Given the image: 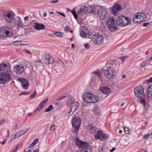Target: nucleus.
Returning a JSON list of instances; mask_svg holds the SVG:
<instances>
[{
  "label": "nucleus",
  "instance_id": "obj_11",
  "mask_svg": "<svg viewBox=\"0 0 152 152\" xmlns=\"http://www.w3.org/2000/svg\"><path fill=\"white\" fill-rule=\"evenodd\" d=\"M94 138L97 140H100L101 141L104 140L108 138L107 135L104 133L103 131L101 130H98L94 134Z\"/></svg>",
  "mask_w": 152,
  "mask_h": 152
},
{
  "label": "nucleus",
  "instance_id": "obj_64",
  "mask_svg": "<svg viewBox=\"0 0 152 152\" xmlns=\"http://www.w3.org/2000/svg\"><path fill=\"white\" fill-rule=\"evenodd\" d=\"M70 29V27L69 26H66L65 27L64 30L65 31H68Z\"/></svg>",
  "mask_w": 152,
  "mask_h": 152
},
{
  "label": "nucleus",
  "instance_id": "obj_1",
  "mask_svg": "<svg viewBox=\"0 0 152 152\" xmlns=\"http://www.w3.org/2000/svg\"><path fill=\"white\" fill-rule=\"evenodd\" d=\"M107 70L104 73V76L109 79L115 78L118 70L120 63L113 61H109L107 64Z\"/></svg>",
  "mask_w": 152,
  "mask_h": 152
},
{
  "label": "nucleus",
  "instance_id": "obj_47",
  "mask_svg": "<svg viewBox=\"0 0 152 152\" xmlns=\"http://www.w3.org/2000/svg\"><path fill=\"white\" fill-rule=\"evenodd\" d=\"M74 112L73 111H72L71 109L70 111L67 113L66 115L68 116L71 115H72Z\"/></svg>",
  "mask_w": 152,
  "mask_h": 152
},
{
  "label": "nucleus",
  "instance_id": "obj_15",
  "mask_svg": "<svg viewBox=\"0 0 152 152\" xmlns=\"http://www.w3.org/2000/svg\"><path fill=\"white\" fill-rule=\"evenodd\" d=\"M148 83H152V77L147 80ZM147 93L148 97L151 99H152V84L149 86L147 89Z\"/></svg>",
  "mask_w": 152,
  "mask_h": 152
},
{
  "label": "nucleus",
  "instance_id": "obj_62",
  "mask_svg": "<svg viewBox=\"0 0 152 152\" xmlns=\"http://www.w3.org/2000/svg\"><path fill=\"white\" fill-rule=\"evenodd\" d=\"M73 58H71V59H69V63L72 64H73Z\"/></svg>",
  "mask_w": 152,
  "mask_h": 152
},
{
  "label": "nucleus",
  "instance_id": "obj_40",
  "mask_svg": "<svg viewBox=\"0 0 152 152\" xmlns=\"http://www.w3.org/2000/svg\"><path fill=\"white\" fill-rule=\"evenodd\" d=\"M42 109V108H41L40 106L39 105L37 108L34 110V114L36 113L37 112L39 111L40 110Z\"/></svg>",
  "mask_w": 152,
  "mask_h": 152
},
{
  "label": "nucleus",
  "instance_id": "obj_28",
  "mask_svg": "<svg viewBox=\"0 0 152 152\" xmlns=\"http://www.w3.org/2000/svg\"><path fill=\"white\" fill-rule=\"evenodd\" d=\"M79 104L78 103L75 102L72 105L71 108V110L73 111L74 112H75L79 107Z\"/></svg>",
  "mask_w": 152,
  "mask_h": 152
},
{
  "label": "nucleus",
  "instance_id": "obj_41",
  "mask_svg": "<svg viewBox=\"0 0 152 152\" xmlns=\"http://www.w3.org/2000/svg\"><path fill=\"white\" fill-rule=\"evenodd\" d=\"M124 130L126 134H128L129 133L130 129L126 127H125L124 128Z\"/></svg>",
  "mask_w": 152,
  "mask_h": 152
},
{
  "label": "nucleus",
  "instance_id": "obj_7",
  "mask_svg": "<svg viewBox=\"0 0 152 152\" xmlns=\"http://www.w3.org/2000/svg\"><path fill=\"white\" fill-rule=\"evenodd\" d=\"M13 34L11 27L3 26L0 28V36L7 37L11 36Z\"/></svg>",
  "mask_w": 152,
  "mask_h": 152
},
{
  "label": "nucleus",
  "instance_id": "obj_52",
  "mask_svg": "<svg viewBox=\"0 0 152 152\" xmlns=\"http://www.w3.org/2000/svg\"><path fill=\"white\" fill-rule=\"evenodd\" d=\"M73 15L74 16V18L76 19H77L78 16L76 12H74V13L73 14Z\"/></svg>",
  "mask_w": 152,
  "mask_h": 152
},
{
  "label": "nucleus",
  "instance_id": "obj_9",
  "mask_svg": "<svg viewBox=\"0 0 152 152\" xmlns=\"http://www.w3.org/2000/svg\"><path fill=\"white\" fill-rule=\"evenodd\" d=\"M97 12L98 16L101 20H106L110 18L108 17L107 9L101 7L98 9Z\"/></svg>",
  "mask_w": 152,
  "mask_h": 152
},
{
  "label": "nucleus",
  "instance_id": "obj_54",
  "mask_svg": "<svg viewBox=\"0 0 152 152\" xmlns=\"http://www.w3.org/2000/svg\"><path fill=\"white\" fill-rule=\"evenodd\" d=\"M38 139H36L33 140L32 142L34 144L36 145L37 143H38Z\"/></svg>",
  "mask_w": 152,
  "mask_h": 152
},
{
  "label": "nucleus",
  "instance_id": "obj_25",
  "mask_svg": "<svg viewBox=\"0 0 152 152\" xmlns=\"http://www.w3.org/2000/svg\"><path fill=\"white\" fill-rule=\"evenodd\" d=\"M91 147L89 146L88 143L86 142L85 145H84L80 151V152H88L87 150L91 149Z\"/></svg>",
  "mask_w": 152,
  "mask_h": 152
},
{
  "label": "nucleus",
  "instance_id": "obj_22",
  "mask_svg": "<svg viewBox=\"0 0 152 152\" xmlns=\"http://www.w3.org/2000/svg\"><path fill=\"white\" fill-rule=\"evenodd\" d=\"M82 31L80 33V35L82 37L85 38L86 36L89 37L88 35L90 34L89 33L88 30L86 28H85L84 27H82L81 28Z\"/></svg>",
  "mask_w": 152,
  "mask_h": 152
},
{
  "label": "nucleus",
  "instance_id": "obj_39",
  "mask_svg": "<svg viewBox=\"0 0 152 152\" xmlns=\"http://www.w3.org/2000/svg\"><path fill=\"white\" fill-rule=\"evenodd\" d=\"M87 12H91L92 11V6H90L88 7H87Z\"/></svg>",
  "mask_w": 152,
  "mask_h": 152
},
{
  "label": "nucleus",
  "instance_id": "obj_10",
  "mask_svg": "<svg viewBox=\"0 0 152 152\" xmlns=\"http://www.w3.org/2000/svg\"><path fill=\"white\" fill-rule=\"evenodd\" d=\"M4 74L0 75V83L2 84L8 83L12 80V77L9 73Z\"/></svg>",
  "mask_w": 152,
  "mask_h": 152
},
{
  "label": "nucleus",
  "instance_id": "obj_58",
  "mask_svg": "<svg viewBox=\"0 0 152 152\" xmlns=\"http://www.w3.org/2000/svg\"><path fill=\"white\" fill-rule=\"evenodd\" d=\"M42 102L39 104V105L40 106L41 108H43V107L45 105Z\"/></svg>",
  "mask_w": 152,
  "mask_h": 152
},
{
  "label": "nucleus",
  "instance_id": "obj_14",
  "mask_svg": "<svg viewBox=\"0 0 152 152\" xmlns=\"http://www.w3.org/2000/svg\"><path fill=\"white\" fill-rule=\"evenodd\" d=\"M10 66H8L6 64L4 63H2L0 65V72L3 74L7 73L10 71Z\"/></svg>",
  "mask_w": 152,
  "mask_h": 152
},
{
  "label": "nucleus",
  "instance_id": "obj_24",
  "mask_svg": "<svg viewBox=\"0 0 152 152\" xmlns=\"http://www.w3.org/2000/svg\"><path fill=\"white\" fill-rule=\"evenodd\" d=\"M33 26L37 30L44 29L45 28V26L44 24H40L35 23H34Z\"/></svg>",
  "mask_w": 152,
  "mask_h": 152
},
{
  "label": "nucleus",
  "instance_id": "obj_57",
  "mask_svg": "<svg viewBox=\"0 0 152 152\" xmlns=\"http://www.w3.org/2000/svg\"><path fill=\"white\" fill-rule=\"evenodd\" d=\"M57 13L58 14H59L60 15H61V16H63L64 17H66V15L63 13H61V12H57Z\"/></svg>",
  "mask_w": 152,
  "mask_h": 152
},
{
  "label": "nucleus",
  "instance_id": "obj_17",
  "mask_svg": "<svg viewBox=\"0 0 152 152\" xmlns=\"http://www.w3.org/2000/svg\"><path fill=\"white\" fill-rule=\"evenodd\" d=\"M64 63L62 61L58 62L56 65V70L57 72L60 73L64 70Z\"/></svg>",
  "mask_w": 152,
  "mask_h": 152
},
{
  "label": "nucleus",
  "instance_id": "obj_5",
  "mask_svg": "<svg viewBox=\"0 0 152 152\" xmlns=\"http://www.w3.org/2000/svg\"><path fill=\"white\" fill-rule=\"evenodd\" d=\"M131 20L124 16L121 15L118 17L116 23L118 25L121 26H125L130 24Z\"/></svg>",
  "mask_w": 152,
  "mask_h": 152
},
{
  "label": "nucleus",
  "instance_id": "obj_29",
  "mask_svg": "<svg viewBox=\"0 0 152 152\" xmlns=\"http://www.w3.org/2000/svg\"><path fill=\"white\" fill-rule=\"evenodd\" d=\"M86 127L87 130L91 131L92 133H94L96 130V128L92 125L87 126Z\"/></svg>",
  "mask_w": 152,
  "mask_h": 152
},
{
  "label": "nucleus",
  "instance_id": "obj_26",
  "mask_svg": "<svg viewBox=\"0 0 152 152\" xmlns=\"http://www.w3.org/2000/svg\"><path fill=\"white\" fill-rule=\"evenodd\" d=\"M75 102L74 99L73 97L68 96V98L67 102V106H70L71 105H72L74 102Z\"/></svg>",
  "mask_w": 152,
  "mask_h": 152
},
{
  "label": "nucleus",
  "instance_id": "obj_42",
  "mask_svg": "<svg viewBox=\"0 0 152 152\" xmlns=\"http://www.w3.org/2000/svg\"><path fill=\"white\" fill-rule=\"evenodd\" d=\"M13 136L15 137V139L19 138L20 137V134L18 132L13 134Z\"/></svg>",
  "mask_w": 152,
  "mask_h": 152
},
{
  "label": "nucleus",
  "instance_id": "obj_23",
  "mask_svg": "<svg viewBox=\"0 0 152 152\" xmlns=\"http://www.w3.org/2000/svg\"><path fill=\"white\" fill-rule=\"evenodd\" d=\"M136 17L138 18L141 23L145 20L146 16L143 13H137L136 14Z\"/></svg>",
  "mask_w": 152,
  "mask_h": 152
},
{
  "label": "nucleus",
  "instance_id": "obj_35",
  "mask_svg": "<svg viewBox=\"0 0 152 152\" xmlns=\"http://www.w3.org/2000/svg\"><path fill=\"white\" fill-rule=\"evenodd\" d=\"M53 109V107L52 105H50L47 108H46L45 110V112H48L51 110H52Z\"/></svg>",
  "mask_w": 152,
  "mask_h": 152
},
{
  "label": "nucleus",
  "instance_id": "obj_53",
  "mask_svg": "<svg viewBox=\"0 0 152 152\" xmlns=\"http://www.w3.org/2000/svg\"><path fill=\"white\" fill-rule=\"evenodd\" d=\"M15 139V136H13V134L11 135L10 138V140L11 141H13Z\"/></svg>",
  "mask_w": 152,
  "mask_h": 152
},
{
  "label": "nucleus",
  "instance_id": "obj_45",
  "mask_svg": "<svg viewBox=\"0 0 152 152\" xmlns=\"http://www.w3.org/2000/svg\"><path fill=\"white\" fill-rule=\"evenodd\" d=\"M36 95V92L35 91V90H34V92H33L32 94H31L30 97L31 98H34L35 96Z\"/></svg>",
  "mask_w": 152,
  "mask_h": 152
},
{
  "label": "nucleus",
  "instance_id": "obj_16",
  "mask_svg": "<svg viewBox=\"0 0 152 152\" xmlns=\"http://www.w3.org/2000/svg\"><path fill=\"white\" fill-rule=\"evenodd\" d=\"M44 58L45 59V63L46 64H51L54 61L53 58L50 56L48 54H45L44 55Z\"/></svg>",
  "mask_w": 152,
  "mask_h": 152
},
{
  "label": "nucleus",
  "instance_id": "obj_6",
  "mask_svg": "<svg viewBox=\"0 0 152 152\" xmlns=\"http://www.w3.org/2000/svg\"><path fill=\"white\" fill-rule=\"evenodd\" d=\"M87 93L83 95V98L85 102L86 103H95L98 102L99 99V97L96 96H94L91 95L90 93L89 94H88Z\"/></svg>",
  "mask_w": 152,
  "mask_h": 152
},
{
  "label": "nucleus",
  "instance_id": "obj_21",
  "mask_svg": "<svg viewBox=\"0 0 152 152\" xmlns=\"http://www.w3.org/2000/svg\"><path fill=\"white\" fill-rule=\"evenodd\" d=\"M121 6L119 4H116L113 7L112 12L114 15H117L118 12L121 10Z\"/></svg>",
  "mask_w": 152,
  "mask_h": 152
},
{
  "label": "nucleus",
  "instance_id": "obj_44",
  "mask_svg": "<svg viewBox=\"0 0 152 152\" xmlns=\"http://www.w3.org/2000/svg\"><path fill=\"white\" fill-rule=\"evenodd\" d=\"M56 126L55 125H52L50 128V130H55V126Z\"/></svg>",
  "mask_w": 152,
  "mask_h": 152
},
{
  "label": "nucleus",
  "instance_id": "obj_32",
  "mask_svg": "<svg viewBox=\"0 0 152 152\" xmlns=\"http://www.w3.org/2000/svg\"><path fill=\"white\" fill-rule=\"evenodd\" d=\"M93 111L97 115L99 114L100 112L99 107L97 106L94 107Z\"/></svg>",
  "mask_w": 152,
  "mask_h": 152
},
{
  "label": "nucleus",
  "instance_id": "obj_55",
  "mask_svg": "<svg viewBox=\"0 0 152 152\" xmlns=\"http://www.w3.org/2000/svg\"><path fill=\"white\" fill-rule=\"evenodd\" d=\"M92 12H93L94 14L96 13V9L93 6H92Z\"/></svg>",
  "mask_w": 152,
  "mask_h": 152
},
{
  "label": "nucleus",
  "instance_id": "obj_8",
  "mask_svg": "<svg viewBox=\"0 0 152 152\" xmlns=\"http://www.w3.org/2000/svg\"><path fill=\"white\" fill-rule=\"evenodd\" d=\"M107 22L108 28L111 32H115L118 30L117 24L116 21L113 18H110Z\"/></svg>",
  "mask_w": 152,
  "mask_h": 152
},
{
  "label": "nucleus",
  "instance_id": "obj_13",
  "mask_svg": "<svg viewBox=\"0 0 152 152\" xmlns=\"http://www.w3.org/2000/svg\"><path fill=\"white\" fill-rule=\"evenodd\" d=\"M134 92L137 97L141 98L144 95V88L142 86H137L134 88Z\"/></svg>",
  "mask_w": 152,
  "mask_h": 152
},
{
  "label": "nucleus",
  "instance_id": "obj_12",
  "mask_svg": "<svg viewBox=\"0 0 152 152\" xmlns=\"http://www.w3.org/2000/svg\"><path fill=\"white\" fill-rule=\"evenodd\" d=\"M24 66L21 64L15 66L13 68V72L18 75L22 74L24 72Z\"/></svg>",
  "mask_w": 152,
  "mask_h": 152
},
{
  "label": "nucleus",
  "instance_id": "obj_19",
  "mask_svg": "<svg viewBox=\"0 0 152 152\" xmlns=\"http://www.w3.org/2000/svg\"><path fill=\"white\" fill-rule=\"evenodd\" d=\"M18 80L21 83L23 88L25 89H28L29 86V83L26 79L24 78H18Z\"/></svg>",
  "mask_w": 152,
  "mask_h": 152
},
{
  "label": "nucleus",
  "instance_id": "obj_18",
  "mask_svg": "<svg viewBox=\"0 0 152 152\" xmlns=\"http://www.w3.org/2000/svg\"><path fill=\"white\" fill-rule=\"evenodd\" d=\"M13 23H14L15 26L17 27V28H23L25 26L23 23L21 19L19 18H18V20H16L15 18V21Z\"/></svg>",
  "mask_w": 152,
  "mask_h": 152
},
{
  "label": "nucleus",
  "instance_id": "obj_3",
  "mask_svg": "<svg viewBox=\"0 0 152 152\" xmlns=\"http://www.w3.org/2000/svg\"><path fill=\"white\" fill-rule=\"evenodd\" d=\"M81 119L78 116L75 117L72 119V131L75 133L76 136H77L78 134V132L81 123Z\"/></svg>",
  "mask_w": 152,
  "mask_h": 152
},
{
  "label": "nucleus",
  "instance_id": "obj_51",
  "mask_svg": "<svg viewBox=\"0 0 152 152\" xmlns=\"http://www.w3.org/2000/svg\"><path fill=\"white\" fill-rule=\"evenodd\" d=\"M29 147L28 148H26L24 151V152H30L31 150L29 149Z\"/></svg>",
  "mask_w": 152,
  "mask_h": 152
},
{
  "label": "nucleus",
  "instance_id": "obj_50",
  "mask_svg": "<svg viewBox=\"0 0 152 152\" xmlns=\"http://www.w3.org/2000/svg\"><path fill=\"white\" fill-rule=\"evenodd\" d=\"M98 152H104V150L102 147L100 146L99 147Z\"/></svg>",
  "mask_w": 152,
  "mask_h": 152
},
{
  "label": "nucleus",
  "instance_id": "obj_27",
  "mask_svg": "<svg viewBox=\"0 0 152 152\" xmlns=\"http://www.w3.org/2000/svg\"><path fill=\"white\" fill-rule=\"evenodd\" d=\"M87 7L86 6H84L82 7L80 10L77 13L79 15H83L84 14H86L87 13Z\"/></svg>",
  "mask_w": 152,
  "mask_h": 152
},
{
  "label": "nucleus",
  "instance_id": "obj_48",
  "mask_svg": "<svg viewBox=\"0 0 152 152\" xmlns=\"http://www.w3.org/2000/svg\"><path fill=\"white\" fill-rule=\"evenodd\" d=\"M150 136V134H148L146 135H145L143 137V138L144 139H148L149 138V137Z\"/></svg>",
  "mask_w": 152,
  "mask_h": 152
},
{
  "label": "nucleus",
  "instance_id": "obj_4",
  "mask_svg": "<svg viewBox=\"0 0 152 152\" xmlns=\"http://www.w3.org/2000/svg\"><path fill=\"white\" fill-rule=\"evenodd\" d=\"M89 38L91 39V40L96 45H102L103 42L104 37L102 34L98 33L91 35H88Z\"/></svg>",
  "mask_w": 152,
  "mask_h": 152
},
{
  "label": "nucleus",
  "instance_id": "obj_38",
  "mask_svg": "<svg viewBox=\"0 0 152 152\" xmlns=\"http://www.w3.org/2000/svg\"><path fill=\"white\" fill-rule=\"evenodd\" d=\"M140 103L143 104L144 106L145 107L146 105L145 100L144 99H140Z\"/></svg>",
  "mask_w": 152,
  "mask_h": 152
},
{
  "label": "nucleus",
  "instance_id": "obj_31",
  "mask_svg": "<svg viewBox=\"0 0 152 152\" xmlns=\"http://www.w3.org/2000/svg\"><path fill=\"white\" fill-rule=\"evenodd\" d=\"M29 129V128H27L23 129L22 130L18 132L19 134H20V136L24 135Z\"/></svg>",
  "mask_w": 152,
  "mask_h": 152
},
{
  "label": "nucleus",
  "instance_id": "obj_61",
  "mask_svg": "<svg viewBox=\"0 0 152 152\" xmlns=\"http://www.w3.org/2000/svg\"><path fill=\"white\" fill-rule=\"evenodd\" d=\"M28 92L26 91H24L21 93L20 95H26L28 94Z\"/></svg>",
  "mask_w": 152,
  "mask_h": 152
},
{
  "label": "nucleus",
  "instance_id": "obj_20",
  "mask_svg": "<svg viewBox=\"0 0 152 152\" xmlns=\"http://www.w3.org/2000/svg\"><path fill=\"white\" fill-rule=\"evenodd\" d=\"M100 89L103 94L105 95V96H104V98L107 97L110 94V89L108 87H103L100 88Z\"/></svg>",
  "mask_w": 152,
  "mask_h": 152
},
{
  "label": "nucleus",
  "instance_id": "obj_30",
  "mask_svg": "<svg viewBox=\"0 0 152 152\" xmlns=\"http://www.w3.org/2000/svg\"><path fill=\"white\" fill-rule=\"evenodd\" d=\"M86 142L78 140L76 141L77 145L80 148H83L84 145H85Z\"/></svg>",
  "mask_w": 152,
  "mask_h": 152
},
{
  "label": "nucleus",
  "instance_id": "obj_2",
  "mask_svg": "<svg viewBox=\"0 0 152 152\" xmlns=\"http://www.w3.org/2000/svg\"><path fill=\"white\" fill-rule=\"evenodd\" d=\"M3 16L4 20L9 23H13L15 18V14L9 9L5 10L3 12Z\"/></svg>",
  "mask_w": 152,
  "mask_h": 152
},
{
  "label": "nucleus",
  "instance_id": "obj_43",
  "mask_svg": "<svg viewBox=\"0 0 152 152\" xmlns=\"http://www.w3.org/2000/svg\"><path fill=\"white\" fill-rule=\"evenodd\" d=\"M84 45L86 49H89L90 48V46L88 43L84 44Z\"/></svg>",
  "mask_w": 152,
  "mask_h": 152
},
{
  "label": "nucleus",
  "instance_id": "obj_60",
  "mask_svg": "<svg viewBox=\"0 0 152 152\" xmlns=\"http://www.w3.org/2000/svg\"><path fill=\"white\" fill-rule=\"evenodd\" d=\"M39 63L40 64H39V65L41 64L42 63H41V60H39V61L36 62V65L37 66H38V64Z\"/></svg>",
  "mask_w": 152,
  "mask_h": 152
},
{
  "label": "nucleus",
  "instance_id": "obj_46",
  "mask_svg": "<svg viewBox=\"0 0 152 152\" xmlns=\"http://www.w3.org/2000/svg\"><path fill=\"white\" fill-rule=\"evenodd\" d=\"M67 97V95H66L64 96H62L60 97H59L57 99V100L61 101L63 100L64 98Z\"/></svg>",
  "mask_w": 152,
  "mask_h": 152
},
{
  "label": "nucleus",
  "instance_id": "obj_49",
  "mask_svg": "<svg viewBox=\"0 0 152 152\" xmlns=\"http://www.w3.org/2000/svg\"><path fill=\"white\" fill-rule=\"evenodd\" d=\"M151 24V23H150L149 22H148L146 23H145L143 24V27H147L149 26V25Z\"/></svg>",
  "mask_w": 152,
  "mask_h": 152
},
{
  "label": "nucleus",
  "instance_id": "obj_37",
  "mask_svg": "<svg viewBox=\"0 0 152 152\" xmlns=\"http://www.w3.org/2000/svg\"><path fill=\"white\" fill-rule=\"evenodd\" d=\"M23 42V41H17L14 42H13V44L15 45H24V44H22L21 42Z\"/></svg>",
  "mask_w": 152,
  "mask_h": 152
},
{
  "label": "nucleus",
  "instance_id": "obj_59",
  "mask_svg": "<svg viewBox=\"0 0 152 152\" xmlns=\"http://www.w3.org/2000/svg\"><path fill=\"white\" fill-rule=\"evenodd\" d=\"M42 102L39 104V105L40 106L41 108H43V107L45 105Z\"/></svg>",
  "mask_w": 152,
  "mask_h": 152
},
{
  "label": "nucleus",
  "instance_id": "obj_56",
  "mask_svg": "<svg viewBox=\"0 0 152 152\" xmlns=\"http://www.w3.org/2000/svg\"><path fill=\"white\" fill-rule=\"evenodd\" d=\"M48 99H46L43 100L42 102L45 104H46L47 103L48 101Z\"/></svg>",
  "mask_w": 152,
  "mask_h": 152
},
{
  "label": "nucleus",
  "instance_id": "obj_63",
  "mask_svg": "<svg viewBox=\"0 0 152 152\" xmlns=\"http://www.w3.org/2000/svg\"><path fill=\"white\" fill-rule=\"evenodd\" d=\"M5 119H3L0 121V126L4 122Z\"/></svg>",
  "mask_w": 152,
  "mask_h": 152
},
{
  "label": "nucleus",
  "instance_id": "obj_33",
  "mask_svg": "<svg viewBox=\"0 0 152 152\" xmlns=\"http://www.w3.org/2000/svg\"><path fill=\"white\" fill-rule=\"evenodd\" d=\"M133 20L134 23H136L139 24L140 23V21L138 18L136 17V14L134 15V18L133 19Z\"/></svg>",
  "mask_w": 152,
  "mask_h": 152
},
{
  "label": "nucleus",
  "instance_id": "obj_36",
  "mask_svg": "<svg viewBox=\"0 0 152 152\" xmlns=\"http://www.w3.org/2000/svg\"><path fill=\"white\" fill-rule=\"evenodd\" d=\"M94 74L96 75L99 78H100L101 77V74L100 72L98 71H94L92 73L91 75H93Z\"/></svg>",
  "mask_w": 152,
  "mask_h": 152
},
{
  "label": "nucleus",
  "instance_id": "obj_34",
  "mask_svg": "<svg viewBox=\"0 0 152 152\" xmlns=\"http://www.w3.org/2000/svg\"><path fill=\"white\" fill-rule=\"evenodd\" d=\"M54 34L57 36L59 37L63 38L64 37L63 33L61 32H56Z\"/></svg>",
  "mask_w": 152,
  "mask_h": 152
}]
</instances>
